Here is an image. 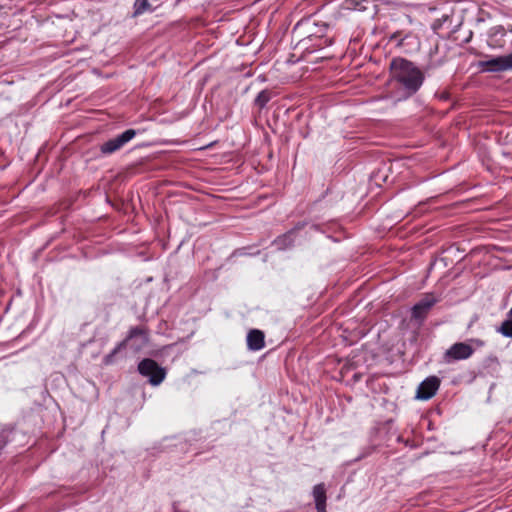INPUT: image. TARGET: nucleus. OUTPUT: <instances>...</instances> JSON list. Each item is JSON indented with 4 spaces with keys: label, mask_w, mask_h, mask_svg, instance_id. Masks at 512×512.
I'll use <instances>...</instances> for the list:
<instances>
[{
    "label": "nucleus",
    "mask_w": 512,
    "mask_h": 512,
    "mask_svg": "<svg viewBox=\"0 0 512 512\" xmlns=\"http://www.w3.org/2000/svg\"><path fill=\"white\" fill-rule=\"evenodd\" d=\"M270 100V93L266 90H263L261 91L256 99H255V104L260 107V108H263Z\"/></svg>",
    "instance_id": "nucleus-10"
},
{
    "label": "nucleus",
    "mask_w": 512,
    "mask_h": 512,
    "mask_svg": "<svg viewBox=\"0 0 512 512\" xmlns=\"http://www.w3.org/2000/svg\"><path fill=\"white\" fill-rule=\"evenodd\" d=\"M481 66L489 72L512 70V53L482 61Z\"/></svg>",
    "instance_id": "nucleus-5"
},
{
    "label": "nucleus",
    "mask_w": 512,
    "mask_h": 512,
    "mask_svg": "<svg viewBox=\"0 0 512 512\" xmlns=\"http://www.w3.org/2000/svg\"><path fill=\"white\" fill-rule=\"evenodd\" d=\"M247 345L250 350L257 351L264 347V333L253 329L247 335Z\"/></svg>",
    "instance_id": "nucleus-9"
},
{
    "label": "nucleus",
    "mask_w": 512,
    "mask_h": 512,
    "mask_svg": "<svg viewBox=\"0 0 512 512\" xmlns=\"http://www.w3.org/2000/svg\"><path fill=\"white\" fill-rule=\"evenodd\" d=\"M149 8L147 0H136L134 3L135 15L144 13Z\"/></svg>",
    "instance_id": "nucleus-12"
},
{
    "label": "nucleus",
    "mask_w": 512,
    "mask_h": 512,
    "mask_svg": "<svg viewBox=\"0 0 512 512\" xmlns=\"http://www.w3.org/2000/svg\"><path fill=\"white\" fill-rule=\"evenodd\" d=\"M276 245L280 248L281 247V239L276 241Z\"/></svg>",
    "instance_id": "nucleus-15"
},
{
    "label": "nucleus",
    "mask_w": 512,
    "mask_h": 512,
    "mask_svg": "<svg viewBox=\"0 0 512 512\" xmlns=\"http://www.w3.org/2000/svg\"><path fill=\"white\" fill-rule=\"evenodd\" d=\"M290 237H291V235H290V234H289V235H284V236H283V240L290 239Z\"/></svg>",
    "instance_id": "nucleus-16"
},
{
    "label": "nucleus",
    "mask_w": 512,
    "mask_h": 512,
    "mask_svg": "<svg viewBox=\"0 0 512 512\" xmlns=\"http://www.w3.org/2000/svg\"><path fill=\"white\" fill-rule=\"evenodd\" d=\"M509 315L512 317V308L509 311Z\"/></svg>",
    "instance_id": "nucleus-17"
},
{
    "label": "nucleus",
    "mask_w": 512,
    "mask_h": 512,
    "mask_svg": "<svg viewBox=\"0 0 512 512\" xmlns=\"http://www.w3.org/2000/svg\"><path fill=\"white\" fill-rule=\"evenodd\" d=\"M136 135V131L133 129H128L124 131L122 134L112 138L105 143H103L100 147V150L103 154H111L119 149H121L126 143L132 140Z\"/></svg>",
    "instance_id": "nucleus-4"
},
{
    "label": "nucleus",
    "mask_w": 512,
    "mask_h": 512,
    "mask_svg": "<svg viewBox=\"0 0 512 512\" xmlns=\"http://www.w3.org/2000/svg\"><path fill=\"white\" fill-rule=\"evenodd\" d=\"M473 344L479 347L483 345V342L478 339H471L469 343H455L444 353V361L446 363H451L453 361L468 359L474 353Z\"/></svg>",
    "instance_id": "nucleus-2"
},
{
    "label": "nucleus",
    "mask_w": 512,
    "mask_h": 512,
    "mask_svg": "<svg viewBox=\"0 0 512 512\" xmlns=\"http://www.w3.org/2000/svg\"><path fill=\"white\" fill-rule=\"evenodd\" d=\"M138 371L141 375L148 377L149 382L154 386L159 385L166 376L165 369L152 359L142 360L138 365Z\"/></svg>",
    "instance_id": "nucleus-3"
},
{
    "label": "nucleus",
    "mask_w": 512,
    "mask_h": 512,
    "mask_svg": "<svg viewBox=\"0 0 512 512\" xmlns=\"http://www.w3.org/2000/svg\"><path fill=\"white\" fill-rule=\"evenodd\" d=\"M125 342L126 341L118 344L117 347H115L110 354H108L104 357L105 364H111L113 362V357L125 346Z\"/></svg>",
    "instance_id": "nucleus-13"
},
{
    "label": "nucleus",
    "mask_w": 512,
    "mask_h": 512,
    "mask_svg": "<svg viewBox=\"0 0 512 512\" xmlns=\"http://www.w3.org/2000/svg\"><path fill=\"white\" fill-rule=\"evenodd\" d=\"M391 77L400 83L409 94L415 93L423 83L422 72L410 61L395 58L390 64Z\"/></svg>",
    "instance_id": "nucleus-1"
},
{
    "label": "nucleus",
    "mask_w": 512,
    "mask_h": 512,
    "mask_svg": "<svg viewBox=\"0 0 512 512\" xmlns=\"http://www.w3.org/2000/svg\"><path fill=\"white\" fill-rule=\"evenodd\" d=\"M433 295H426L422 300L416 303L412 308V316L415 319H423L430 308L436 303Z\"/></svg>",
    "instance_id": "nucleus-7"
},
{
    "label": "nucleus",
    "mask_w": 512,
    "mask_h": 512,
    "mask_svg": "<svg viewBox=\"0 0 512 512\" xmlns=\"http://www.w3.org/2000/svg\"><path fill=\"white\" fill-rule=\"evenodd\" d=\"M503 336L512 338V320H505L498 329Z\"/></svg>",
    "instance_id": "nucleus-11"
},
{
    "label": "nucleus",
    "mask_w": 512,
    "mask_h": 512,
    "mask_svg": "<svg viewBox=\"0 0 512 512\" xmlns=\"http://www.w3.org/2000/svg\"><path fill=\"white\" fill-rule=\"evenodd\" d=\"M313 498L317 512H326V489L323 483L314 486Z\"/></svg>",
    "instance_id": "nucleus-8"
},
{
    "label": "nucleus",
    "mask_w": 512,
    "mask_h": 512,
    "mask_svg": "<svg viewBox=\"0 0 512 512\" xmlns=\"http://www.w3.org/2000/svg\"><path fill=\"white\" fill-rule=\"evenodd\" d=\"M440 386V380L435 377L426 378L418 387L416 398L421 400H428L432 398Z\"/></svg>",
    "instance_id": "nucleus-6"
},
{
    "label": "nucleus",
    "mask_w": 512,
    "mask_h": 512,
    "mask_svg": "<svg viewBox=\"0 0 512 512\" xmlns=\"http://www.w3.org/2000/svg\"><path fill=\"white\" fill-rule=\"evenodd\" d=\"M138 334H143V332L140 330V329H132L130 331V335H129V338H133L134 336L138 335Z\"/></svg>",
    "instance_id": "nucleus-14"
}]
</instances>
